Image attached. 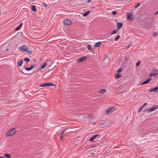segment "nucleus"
I'll return each instance as SVG.
<instances>
[{"instance_id":"1","label":"nucleus","mask_w":158,"mask_h":158,"mask_svg":"<svg viewBox=\"0 0 158 158\" xmlns=\"http://www.w3.org/2000/svg\"><path fill=\"white\" fill-rule=\"evenodd\" d=\"M16 131V129L15 128L11 129L5 133V135L6 136L12 135L14 134Z\"/></svg>"},{"instance_id":"2","label":"nucleus","mask_w":158,"mask_h":158,"mask_svg":"<svg viewBox=\"0 0 158 158\" xmlns=\"http://www.w3.org/2000/svg\"><path fill=\"white\" fill-rule=\"evenodd\" d=\"M18 49L22 52H26L28 51V48L26 45H23L19 47Z\"/></svg>"},{"instance_id":"3","label":"nucleus","mask_w":158,"mask_h":158,"mask_svg":"<svg viewBox=\"0 0 158 158\" xmlns=\"http://www.w3.org/2000/svg\"><path fill=\"white\" fill-rule=\"evenodd\" d=\"M158 108V106L155 105L154 106L151 107V108L144 110V111L148 113L150 112L155 110L156 109Z\"/></svg>"},{"instance_id":"4","label":"nucleus","mask_w":158,"mask_h":158,"mask_svg":"<svg viewBox=\"0 0 158 158\" xmlns=\"http://www.w3.org/2000/svg\"><path fill=\"white\" fill-rule=\"evenodd\" d=\"M53 85H54V84L53 83L51 82H46L41 84L39 85V86L41 87H47L52 86Z\"/></svg>"},{"instance_id":"5","label":"nucleus","mask_w":158,"mask_h":158,"mask_svg":"<svg viewBox=\"0 0 158 158\" xmlns=\"http://www.w3.org/2000/svg\"><path fill=\"white\" fill-rule=\"evenodd\" d=\"M115 110L114 107H111L108 109L106 111V113L107 114H109L112 113Z\"/></svg>"},{"instance_id":"6","label":"nucleus","mask_w":158,"mask_h":158,"mask_svg":"<svg viewBox=\"0 0 158 158\" xmlns=\"http://www.w3.org/2000/svg\"><path fill=\"white\" fill-rule=\"evenodd\" d=\"M158 74L157 70L156 69L154 70L152 73L149 74V76H156Z\"/></svg>"},{"instance_id":"7","label":"nucleus","mask_w":158,"mask_h":158,"mask_svg":"<svg viewBox=\"0 0 158 158\" xmlns=\"http://www.w3.org/2000/svg\"><path fill=\"white\" fill-rule=\"evenodd\" d=\"M86 58L87 57L86 56H83L78 59L77 61V62H81L85 60Z\"/></svg>"},{"instance_id":"8","label":"nucleus","mask_w":158,"mask_h":158,"mask_svg":"<svg viewBox=\"0 0 158 158\" xmlns=\"http://www.w3.org/2000/svg\"><path fill=\"white\" fill-rule=\"evenodd\" d=\"M110 125V123L107 122L103 123L101 124V126L102 127H108Z\"/></svg>"},{"instance_id":"9","label":"nucleus","mask_w":158,"mask_h":158,"mask_svg":"<svg viewBox=\"0 0 158 158\" xmlns=\"http://www.w3.org/2000/svg\"><path fill=\"white\" fill-rule=\"evenodd\" d=\"M63 23L65 25H69L71 24V21L69 19H66L63 21Z\"/></svg>"},{"instance_id":"10","label":"nucleus","mask_w":158,"mask_h":158,"mask_svg":"<svg viewBox=\"0 0 158 158\" xmlns=\"http://www.w3.org/2000/svg\"><path fill=\"white\" fill-rule=\"evenodd\" d=\"M100 134H98L93 135L89 139V141L92 142H94V140Z\"/></svg>"},{"instance_id":"11","label":"nucleus","mask_w":158,"mask_h":158,"mask_svg":"<svg viewBox=\"0 0 158 158\" xmlns=\"http://www.w3.org/2000/svg\"><path fill=\"white\" fill-rule=\"evenodd\" d=\"M132 14L131 12H130L127 14V19L129 20H132Z\"/></svg>"},{"instance_id":"12","label":"nucleus","mask_w":158,"mask_h":158,"mask_svg":"<svg viewBox=\"0 0 158 158\" xmlns=\"http://www.w3.org/2000/svg\"><path fill=\"white\" fill-rule=\"evenodd\" d=\"M158 87H155L154 88H152L149 89L148 91L150 92H153V91H155L156 92H158Z\"/></svg>"},{"instance_id":"13","label":"nucleus","mask_w":158,"mask_h":158,"mask_svg":"<svg viewBox=\"0 0 158 158\" xmlns=\"http://www.w3.org/2000/svg\"><path fill=\"white\" fill-rule=\"evenodd\" d=\"M123 27V24L121 23H118L117 24V30H119Z\"/></svg>"},{"instance_id":"14","label":"nucleus","mask_w":158,"mask_h":158,"mask_svg":"<svg viewBox=\"0 0 158 158\" xmlns=\"http://www.w3.org/2000/svg\"><path fill=\"white\" fill-rule=\"evenodd\" d=\"M106 92V89H100L98 91V93L100 94H103L105 93Z\"/></svg>"},{"instance_id":"15","label":"nucleus","mask_w":158,"mask_h":158,"mask_svg":"<svg viewBox=\"0 0 158 158\" xmlns=\"http://www.w3.org/2000/svg\"><path fill=\"white\" fill-rule=\"evenodd\" d=\"M23 61L22 59H20L17 61V65L19 66H20L23 63Z\"/></svg>"},{"instance_id":"16","label":"nucleus","mask_w":158,"mask_h":158,"mask_svg":"<svg viewBox=\"0 0 158 158\" xmlns=\"http://www.w3.org/2000/svg\"><path fill=\"white\" fill-rule=\"evenodd\" d=\"M35 66V65H32L31 66L30 68H28L27 67H26L25 69L27 71H30Z\"/></svg>"},{"instance_id":"17","label":"nucleus","mask_w":158,"mask_h":158,"mask_svg":"<svg viewBox=\"0 0 158 158\" xmlns=\"http://www.w3.org/2000/svg\"><path fill=\"white\" fill-rule=\"evenodd\" d=\"M101 44L102 43L101 42H99L95 44L94 47H98L101 45Z\"/></svg>"},{"instance_id":"18","label":"nucleus","mask_w":158,"mask_h":158,"mask_svg":"<svg viewBox=\"0 0 158 158\" xmlns=\"http://www.w3.org/2000/svg\"><path fill=\"white\" fill-rule=\"evenodd\" d=\"M151 80V78H149L146 81H144L142 84V85L145 84L149 82Z\"/></svg>"},{"instance_id":"19","label":"nucleus","mask_w":158,"mask_h":158,"mask_svg":"<svg viewBox=\"0 0 158 158\" xmlns=\"http://www.w3.org/2000/svg\"><path fill=\"white\" fill-rule=\"evenodd\" d=\"M90 10H88L86 12H85V13L83 14V16L84 17H86L87 15H89L90 13Z\"/></svg>"},{"instance_id":"20","label":"nucleus","mask_w":158,"mask_h":158,"mask_svg":"<svg viewBox=\"0 0 158 158\" xmlns=\"http://www.w3.org/2000/svg\"><path fill=\"white\" fill-rule=\"evenodd\" d=\"M31 8L33 11H35L36 10V7L35 5H32Z\"/></svg>"},{"instance_id":"21","label":"nucleus","mask_w":158,"mask_h":158,"mask_svg":"<svg viewBox=\"0 0 158 158\" xmlns=\"http://www.w3.org/2000/svg\"><path fill=\"white\" fill-rule=\"evenodd\" d=\"M4 156L6 157L7 158H10L11 157V155L9 154H6Z\"/></svg>"},{"instance_id":"22","label":"nucleus","mask_w":158,"mask_h":158,"mask_svg":"<svg viewBox=\"0 0 158 158\" xmlns=\"http://www.w3.org/2000/svg\"><path fill=\"white\" fill-rule=\"evenodd\" d=\"M118 32V31L117 30H114L112 31L110 34L111 35H112L113 34H116Z\"/></svg>"},{"instance_id":"23","label":"nucleus","mask_w":158,"mask_h":158,"mask_svg":"<svg viewBox=\"0 0 158 158\" xmlns=\"http://www.w3.org/2000/svg\"><path fill=\"white\" fill-rule=\"evenodd\" d=\"M23 23H21L19 25L18 27H17V28H16L15 29V31H18V30H19V28L21 27L23 25Z\"/></svg>"},{"instance_id":"24","label":"nucleus","mask_w":158,"mask_h":158,"mask_svg":"<svg viewBox=\"0 0 158 158\" xmlns=\"http://www.w3.org/2000/svg\"><path fill=\"white\" fill-rule=\"evenodd\" d=\"M144 107L142 106L138 110L137 112L138 113L140 112L141 110H143Z\"/></svg>"},{"instance_id":"25","label":"nucleus","mask_w":158,"mask_h":158,"mask_svg":"<svg viewBox=\"0 0 158 158\" xmlns=\"http://www.w3.org/2000/svg\"><path fill=\"white\" fill-rule=\"evenodd\" d=\"M87 48L88 49L91 50L92 51V47L91 45L88 44L87 45Z\"/></svg>"},{"instance_id":"26","label":"nucleus","mask_w":158,"mask_h":158,"mask_svg":"<svg viewBox=\"0 0 158 158\" xmlns=\"http://www.w3.org/2000/svg\"><path fill=\"white\" fill-rule=\"evenodd\" d=\"M47 64V63H44L41 66V69H44L45 67V66H46Z\"/></svg>"},{"instance_id":"27","label":"nucleus","mask_w":158,"mask_h":158,"mask_svg":"<svg viewBox=\"0 0 158 158\" xmlns=\"http://www.w3.org/2000/svg\"><path fill=\"white\" fill-rule=\"evenodd\" d=\"M115 77L116 78H118L121 77V76L119 74H116L115 75Z\"/></svg>"},{"instance_id":"28","label":"nucleus","mask_w":158,"mask_h":158,"mask_svg":"<svg viewBox=\"0 0 158 158\" xmlns=\"http://www.w3.org/2000/svg\"><path fill=\"white\" fill-rule=\"evenodd\" d=\"M140 3H137L135 6V8H137L140 5Z\"/></svg>"},{"instance_id":"29","label":"nucleus","mask_w":158,"mask_h":158,"mask_svg":"<svg viewBox=\"0 0 158 158\" xmlns=\"http://www.w3.org/2000/svg\"><path fill=\"white\" fill-rule=\"evenodd\" d=\"M67 129H65L61 133L60 135H63L64 133V132L67 130Z\"/></svg>"},{"instance_id":"30","label":"nucleus","mask_w":158,"mask_h":158,"mask_svg":"<svg viewBox=\"0 0 158 158\" xmlns=\"http://www.w3.org/2000/svg\"><path fill=\"white\" fill-rule=\"evenodd\" d=\"M158 35V34L156 32H154L153 33V36L154 37L157 36Z\"/></svg>"},{"instance_id":"31","label":"nucleus","mask_w":158,"mask_h":158,"mask_svg":"<svg viewBox=\"0 0 158 158\" xmlns=\"http://www.w3.org/2000/svg\"><path fill=\"white\" fill-rule=\"evenodd\" d=\"M120 37V36L119 35H118L115 38V40L116 41H117L119 38Z\"/></svg>"},{"instance_id":"32","label":"nucleus","mask_w":158,"mask_h":158,"mask_svg":"<svg viewBox=\"0 0 158 158\" xmlns=\"http://www.w3.org/2000/svg\"><path fill=\"white\" fill-rule=\"evenodd\" d=\"M24 60H25L27 61V62H28L30 60L28 58H25Z\"/></svg>"},{"instance_id":"33","label":"nucleus","mask_w":158,"mask_h":158,"mask_svg":"<svg viewBox=\"0 0 158 158\" xmlns=\"http://www.w3.org/2000/svg\"><path fill=\"white\" fill-rule=\"evenodd\" d=\"M123 70V69H122V68H120V69H119L118 70V73H119L121 72Z\"/></svg>"},{"instance_id":"34","label":"nucleus","mask_w":158,"mask_h":158,"mask_svg":"<svg viewBox=\"0 0 158 158\" xmlns=\"http://www.w3.org/2000/svg\"><path fill=\"white\" fill-rule=\"evenodd\" d=\"M117 13V12L116 11H113L112 12V14L114 15H115Z\"/></svg>"},{"instance_id":"35","label":"nucleus","mask_w":158,"mask_h":158,"mask_svg":"<svg viewBox=\"0 0 158 158\" xmlns=\"http://www.w3.org/2000/svg\"><path fill=\"white\" fill-rule=\"evenodd\" d=\"M140 63V61L138 62L136 64V66H138L139 65Z\"/></svg>"},{"instance_id":"36","label":"nucleus","mask_w":158,"mask_h":158,"mask_svg":"<svg viewBox=\"0 0 158 158\" xmlns=\"http://www.w3.org/2000/svg\"><path fill=\"white\" fill-rule=\"evenodd\" d=\"M131 46V45H128L126 47V48H127V49H128Z\"/></svg>"},{"instance_id":"37","label":"nucleus","mask_w":158,"mask_h":158,"mask_svg":"<svg viewBox=\"0 0 158 158\" xmlns=\"http://www.w3.org/2000/svg\"><path fill=\"white\" fill-rule=\"evenodd\" d=\"M31 51H27V53L28 54H30L31 53Z\"/></svg>"},{"instance_id":"38","label":"nucleus","mask_w":158,"mask_h":158,"mask_svg":"<svg viewBox=\"0 0 158 158\" xmlns=\"http://www.w3.org/2000/svg\"><path fill=\"white\" fill-rule=\"evenodd\" d=\"M147 103H144L142 106L143 107H144L146 105H147Z\"/></svg>"},{"instance_id":"39","label":"nucleus","mask_w":158,"mask_h":158,"mask_svg":"<svg viewBox=\"0 0 158 158\" xmlns=\"http://www.w3.org/2000/svg\"><path fill=\"white\" fill-rule=\"evenodd\" d=\"M92 0H88L87 1L88 3L90 2H91Z\"/></svg>"},{"instance_id":"40","label":"nucleus","mask_w":158,"mask_h":158,"mask_svg":"<svg viewBox=\"0 0 158 158\" xmlns=\"http://www.w3.org/2000/svg\"><path fill=\"white\" fill-rule=\"evenodd\" d=\"M157 14H158V10L157 11H156L155 13V15H156Z\"/></svg>"},{"instance_id":"41","label":"nucleus","mask_w":158,"mask_h":158,"mask_svg":"<svg viewBox=\"0 0 158 158\" xmlns=\"http://www.w3.org/2000/svg\"><path fill=\"white\" fill-rule=\"evenodd\" d=\"M0 158H5L4 156H0Z\"/></svg>"},{"instance_id":"42","label":"nucleus","mask_w":158,"mask_h":158,"mask_svg":"<svg viewBox=\"0 0 158 158\" xmlns=\"http://www.w3.org/2000/svg\"><path fill=\"white\" fill-rule=\"evenodd\" d=\"M63 137V135H61V136L60 137V139H62Z\"/></svg>"},{"instance_id":"43","label":"nucleus","mask_w":158,"mask_h":158,"mask_svg":"<svg viewBox=\"0 0 158 158\" xmlns=\"http://www.w3.org/2000/svg\"><path fill=\"white\" fill-rule=\"evenodd\" d=\"M20 72H21V73H24L23 72H21V71H20Z\"/></svg>"},{"instance_id":"44","label":"nucleus","mask_w":158,"mask_h":158,"mask_svg":"<svg viewBox=\"0 0 158 158\" xmlns=\"http://www.w3.org/2000/svg\"><path fill=\"white\" fill-rule=\"evenodd\" d=\"M127 60V58H126V60Z\"/></svg>"},{"instance_id":"45","label":"nucleus","mask_w":158,"mask_h":158,"mask_svg":"<svg viewBox=\"0 0 158 158\" xmlns=\"http://www.w3.org/2000/svg\"><path fill=\"white\" fill-rule=\"evenodd\" d=\"M8 49H7V50H6V51H8Z\"/></svg>"}]
</instances>
